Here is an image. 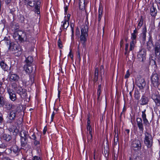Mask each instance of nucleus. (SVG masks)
<instances>
[{
	"instance_id": "nucleus-24",
	"label": "nucleus",
	"mask_w": 160,
	"mask_h": 160,
	"mask_svg": "<svg viewBox=\"0 0 160 160\" xmlns=\"http://www.w3.org/2000/svg\"><path fill=\"white\" fill-rule=\"evenodd\" d=\"M103 12V8L102 6H100L98 9V21H100L102 17Z\"/></svg>"
},
{
	"instance_id": "nucleus-43",
	"label": "nucleus",
	"mask_w": 160,
	"mask_h": 160,
	"mask_svg": "<svg viewBox=\"0 0 160 160\" xmlns=\"http://www.w3.org/2000/svg\"><path fill=\"white\" fill-rule=\"evenodd\" d=\"M7 148L6 145L4 143H2L0 144V148L3 149L4 150L3 151H4V149H5Z\"/></svg>"
},
{
	"instance_id": "nucleus-47",
	"label": "nucleus",
	"mask_w": 160,
	"mask_h": 160,
	"mask_svg": "<svg viewBox=\"0 0 160 160\" xmlns=\"http://www.w3.org/2000/svg\"><path fill=\"white\" fill-rule=\"evenodd\" d=\"M78 53H77V58L79 60H80V59H81V57H80V52L79 50V46H78Z\"/></svg>"
},
{
	"instance_id": "nucleus-19",
	"label": "nucleus",
	"mask_w": 160,
	"mask_h": 160,
	"mask_svg": "<svg viewBox=\"0 0 160 160\" xmlns=\"http://www.w3.org/2000/svg\"><path fill=\"white\" fill-rule=\"evenodd\" d=\"M24 69L28 73L31 72L33 71V68L31 66V65H28L27 64L24 65Z\"/></svg>"
},
{
	"instance_id": "nucleus-49",
	"label": "nucleus",
	"mask_w": 160,
	"mask_h": 160,
	"mask_svg": "<svg viewBox=\"0 0 160 160\" xmlns=\"http://www.w3.org/2000/svg\"><path fill=\"white\" fill-rule=\"evenodd\" d=\"M68 57H69L71 59H72L73 55L72 53L71 50L70 51V52H69V53L68 55Z\"/></svg>"
},
{
	"instance_id": "nucleus-48",
	"label": "nucleus",
	"mask_w": 160,
	"mask_h": 160,
	"mask_svg": "<svg viewBox=\"0 0 160 160\" xmlns=\"http://www.w3.org/2000/svg\"><path fill=\"white\" fill-rule=\"evenodd\" d=\"M118 142V135L117 134L116 138H114V144L116 145Z\"/></svg>"
},
{
	"instance_id": "nucleus-53",
	"label": "nucleus",
	"mask_w": 160,
	"mask_h": 160,
	"mask_svg": "<svg viewBox=\"0 0 160 160\" xmlns=\"http://www.w3.org/2000/svg\"><path fill=\"white\" fill-rule=\"evenodd\" d=\"M101 91H97V94L98 97V99H99L100 96Z\"/></svg>"
},
{
	"instance_id": "nucleus-59",
	"label": "nucleus",
	"mask_w": 160,
	"mask_h": 160,
	"mask_svg": "<svg viewBox=\"0 0 160 160\" xmlns=\"http://www.w3.org/2000/svg\"><path fill=\"white\" fill-rule=\"evenodd\" d=\"M39 143V142L37 140H36V139L35 140V141L34 142V144L36 145H37Z\"/></svg>"
},
{
	"instance_id": "nucleus-28",
	"label": "nucleus",
	"mask_w": 160,
	"mask_h": 160,
	"mask_svg": "<svg viewBox=\"0 0 160 160\" xmlns=\"http://www.w3.org/2000/svg\"><path fill=\"white\" fill-rule=\"evenodd\" d=\"M33 59L32 57L28 56L26 59V62L27 64L30 65L32 64V62H33Z\"/></svg>"
},
{
	"instance_id": "nucleus-37",
	"label": "nucleus",
	"mask_w": 160,
	"mask_h": 160,
	"mask_svg": "<svg viewBox=\"0 0 160 160\" xmlns=\"http://www.w3.org/2000/svg\"><path fill=\"white\" fill-rule=\"evenodd\" d=\"M2 83L0 82V93L2 94L5 92V90L4 88L2 87Z\"/></svg>"
},
{
	"instance_id": "nucleus-46",
	"label": "nucleus",
	"mask_w": 160,
	"mask_h": 160,
	"mask_svg": "<svg viewBox=\"0 0 160 160\" xmlns=\"http://www.w3.org/2000/svg\"><path fill=\"white\" fill-rule=\"evenodd\" d=\"M130 74L129 73V72L128 70H127L126 72V75H125L124 78H127L129 77L130 76Z\"/></svg>"
},
{
	"instance_id": "nucleus-29",
	"label": "nucleus",
	"mask_w": 160,
	"mask_h": 160,
	"mask_svg": "<svg viewBox=\"0 0 160 160\" xmlns=\"http://www.w3.org/2000/svg\"><path fill=\"white\" fill-rule=\"evenodd\" d=\"M155 53L156 56H158L160 54V46L158 45L155 47Z\"/></svg>"
},
{
	"instance_id": "nucleus-11",
	"label": "nucleus",
	"mask_w": 160,
	"mask_h": 160,
	"mask_svg": "<svg viewBox=\"0 0 160 160\" xmlns=\"http://www.w3.org/2000/svg\"><path fill=\"white\" fill-rule=\"evenodd\" d=\"M30 36L29 32H24L22 31H20V41H21L26 40L27 39L29 38Z\"/></svg>"
},
{
	"instance_id": "nucleus-52",
	"label": "nucleus",
	"mask_w": 160,
	"mask_h": 160,
	"mask_svg": "<svg viewBox=\"0 0 160 160\" xmlns=\"http://www.w3.org/2000/svg\"><path fill=\"white\" fill-rule=\"evenodd\" d=\"M30 81H31V83L32 84L34 82V78L32 76H31L30 77Z\"/></svg>"
},
{
	"instance_id": "nucleus-54",
	"label": "nucleus",
	"mask_w": 160,
	"mask_h": 160,
	"mask_svg": "<svg viewBox=\"0 0 160 160\" xmlns=\"http://www.w3.org/2000/svg\"><path fill=\"white\" fill-rule=\"evenodd\" d=\"M32 139L35 140L36 139V136L34 134V133H33V134L32 135V137L31 138Z\"/></svg>"
},
{
	"instance_id": "nucleus-17",
	"label": "nucleus",
	"mask_w": 160,
	"mask_h": 160,
	"mask_svg": "<svg viewBox=\"0 0 160 160\" xmlns=\"http://www.w3.org/2000/svg\"><path fill=\"white\" fill-rule=\"evenodd\" d=\"M146 110H144L142 111V117L144 124L146 125L149 124V122L146 118V115L145 113Z\"/></svg>"
},
{
	"instance_id": "nucleus-23",
	"label": "nucleus",
	"mask_w": 160,
	"mask_h": 160,
	"mask_svg": "<svg viewBox=\"0 0 160 160\" xmlns=\"http://www.w3.org/2000/svg\"><path fill=\"white\" fill-rule=\"evenodd\" d=\"M40 3V1L39 0H38L36 3V5L35 7V12H36L37 14H39L40 13L39 9Z\"/></svg>"
},
{
	"instance_id": "nucleus-13",
	"label": "nucleus",
	"mask_w": 160,
	"mask_h": 160,
	"mask_svg": "<svg viewBox=\"0 0 160 160\" xmlns=\"http://www.w3.org/2000/svg\"><path fill=\"white\" fill-rule=\"evenodd\" d=\"M8 92L9 94L10 99L13 101H15L16 99V94L14 91L11 88L8 89Z\"/></svg>"
},
{
	"instance_id": "nucleus-9",
	"label": "nucleus",
	"mask_w": 160,
	"mask_h": 160,
	"mask_svg": "<svg viewBox=\"0 0 160 160\" xmlns=\"http://www.w3.org/2000/svg\"><path fill=\"white\" fill-rule=\"evenodd\" d=\"M151 82L155 87H158L160 84L158 75L156 73L153 74L151 77Z\"/></svg>"
},
{
	"instance_id": "nucleus-20",
	"label": "nucleus",
	"mask_w": 160,
	"mask_h": 160,
	"mask_svg": "<svg viewBox=\"0 0 160 160\" xmlns=\"http://www.w3.org/2000/svg\"><path fill=\"white\" fill-rule=\"evenodd\" d=\"M141 104L142 105H144L148 104L149 101V99L147 97L143 96L141 99Z\"/></svg>"
},
{
	"instance_id": "nucleus-63",
	"label": "nucleus",
	"mask_w": 160,
	"mask_h": 160,
	"mask_svg": "<svg viewBox=\"0 0 160 160\" xmlns=\"http://www.w3.org/2000/svg\"><path fill=\"white\" fill-rule=\"evenodd\" d=\"M117 155H116V156H115L114 155V160H117Z\"/></svg>"
},
{
	"instance_id": "nucleus-4",
	"label": "nucleus",
	"mask_w": 160,
	"mask_h": 160,
	"mask_svg": "<svg viewBox=\"0 0 160 160\" xmlns=\"http://www.w3.org/2000/svg\"><path fill=\"white\" fill-rule=\"evenodd\" d=\"M144 143L148 148H150L152 146L153 142L152 135L147 132L144 133Z\"/></svg>"
},
{
	"instance_id": "nucleus-1",
	"label": "nucleus",
	"mask_w": 160,
	"mask_h": 160,
	"mask_svg": "<svg viewBox=\"0 0 160 160\" xmlns=\"http://www.w3.org/2000/svg\"><path fill=\"white\" fill-rule=\"evenodd\" d=\"M136 36L134 33H132V34L131 38L132 41L130 43V46L129 49H128L129 44L128 43L125 44V52L124 54L126 56H128L129 52L130 51H132L134 49L135 45L136 43L135 39L136 38Z\"/></svg>"
},
{
	"instance_id": "nucleus-35",
	"label": "nucleus",
	"mask_w": 160,
	"mask_h": 160,
	"mask_svg": "<svg viewBox=\"0 0 160 160\" xmlns=\"http://www.w3.org/2000/svg\"><path fill=\"white\" fill-rule=\"evenodd\" d=\"M143 23V19L142 17H141V18L140 19L139 21L138 24V28H140L142 26Z\"/></svg>"
},
{
	"instance_id": "nucleus-50",
	"label": "nucleus",
	"mask_w": 160,
	"mask_h": 160,
	"mask_svg": "<svg viewBox=\"0 0 160 160\" xmlns=\"http://www.w3.org/2000/svg\"><path fill=\"white\" fill-rule=\"evenodd\" d=\"M32 160H41V159L40 158L37 156H35L32 158Z\"/></svg>"
},
{
	"instance_id": "nucleus-14",
	"label": "nucleus",
	"mask_w": 160,
	"mask_h": 160,
	"mask_svg": "<svg viewBox=\"0 0 160 160\" xmlns=\"http://www.w3.org/2000/svg\"><path fill=\"white\" fill-rule=\"evenodd\" d=\"M137 125L139 129L141 131H143L144 129L143 125L142 123V119L141 118H137Z\"/></svg>"
},
{
	"instance_id": "nucleus-57",
	"label": "nucleus",
	"mask_w": 160,
	"mask_h": 160,
	"mask_svg": "<svg viewBox=\"0 0 160 160\" xmlns=\"http://www.w3.org/2000/svg\"><path fill=\"white\" fill-rule=\"evenodd\" d=\"M8 105V107H7V108L8 109H10L11 108H12L11 107V105L9 103H7L6 104V106Z\"/></svg>"
},
{
	"instance_id": "nucleus-55",
	"label": "nucleus",
	"mask_w": 160,
	"mask_h": 160,
	"mask_svg": "<svg viewBox=\"0 0 160 160\" xmlns=\"http://www.w3.org/2000/svg\"><path fill=\"white\" fill-rule=\"evenodd\" d=\"M0 160H11L10 158L7 157H4Z\"/></svg>"
},
{
	"instance_id": "nucleus-40",
	"label": "nucleus",
	"mask_w": 160,
	"mask_h": 160,
	"mask_svg": "<svg viewBox=\"0 0 160 160\" xmlns=\"http://www.w3.org/2000/svg\"><path fill=\"white\" fill-rule=\"evenodd\" d=\"M58 47L60 48H62V42L61 41L60 39L59 38L58 42Z\"/></svg>"
},
{
	"instance_id": "nucleus-60",
	"label": "nucleus",
	"mask_w": 160,
	"mask_h": 160,
	"mask_svg": "<svg viewBox=\"0 0 160 160\" xmlns=\"http://www.w3.org/2000/svg\"><path fill=\"white\" fill-rule=\"evenodd\" d=\"M90 121L89 119H88V122H87V126H91L90 125Z\"/></svg>"
},
{
	"instance_id": "nucleus-39",
	"label": "nucleus",
	"mask_w": 160,
	"mask_h": 160,
	"mask_svg": "<svg viewBox=\"0 0 160 160\" xmlns=\"http://www.w3.org/2000/svg\"><path fill=\"white\" fill-rule=\"evenodd\" d=\"M4 101L3 97L0 96V107H3L4 104Z\"/></svg>"
},
{
	"instance_id": "nucleus-15",
	"label": "nucleus",
	"mask_w": 160,
	"mask_h": 160,
	"mask_svg": "<svg viewBox=\"0 0 160 160\" xmlns=\"http://www.w3.org/2000/svg\"><path fill=\"white\" fill-rule=\"evenodd\" d=\"M134 152L132 160H142V156L140 152Z\"/></svg>"
},
{
	"instance_id": "nucleus-16",
	"label": "nucleus",
	"mask_w": 160,
	"mask_h": 160,
	"mask_svg": "<svg viewBox=\"0 0 160 160\" xmlns=\"http://www.w3.org/2000/svg\"><path fill=\"white\" fill-rule=\"evenodd\" d=\"M9 78L11 81H17L19 80V77L16 74H12L10 75Z\"/></svg>"
},
{
	"instance_id": "nucleus-27",
	"label": "nucleus",
	"mask_w": 160,
	"mask_h": 160,
	"mask_svg": "<svg viewBox=\"0 0 160 160\" xmlns=\"http://www.w3.org/2000/svg\"><path fill=\"white\" fill-rule=\"evenodd\" d=\"M62 27L64 29H66L69 26V23L68 21L64 20L62 22Z\"/></svg>"
},
{
	"instance_id": "nucleus-42",
	"label": "nucleus",
	"mask_w": 160,
	"mask_h": 160,
	"mask_svg": "<svg viewBox=\"0 0 160 160\" xmlns=\"http://www.w3.org/2000/svg\"><path fill=\"white\" fill-rule=\"evenodd\" d=\"M87 130L88 132H89V134L92 133V129L91 128V126H87Z\"/></svg>"
},
{
	"instance_id": "nucleus-34",
	"label": "nucleus",
	"mask_w": 160,
	"mask_h": 160,
	"mask_svg": "<svg viewBox=\"0 0 160 160\" xmlns=\"http://www.w3.org/2000/svg\"><path fill=\"white\" fill-rule=\"evenodd\" d=\"M92 134H89L87 136V140L89 144L91 143L92 141Z\"/></svg>"
},
{
	"instance_id": "nucleus-18",
	"label": "nucleus",
	"mask_w": 160,
	"mask_h": 160,
	"mask_svg": "<svg viewBox=\"0 0 160 160\" xmlns=\"http://www.w3.org/2000/svg\"><path fill=\"white\" fill-rule=\"evenodd\" d=\"M150 14L152 17H155L157 14V10L156 8L153 5L150 8Z\"/></svg>"
},
{
	"instance_id": "nucleus-31",
	"label": "nucleus",
	"mask_w": 160,
	"mask_h": 160,
	"mask_svg": "<svg viewBox=\"0 0 160 160\" xmlns=\"http://www.w3.org/2000/svg\"><path fill=\"white\" fill-rule=\"evenodd\" d=\"M98 68H95L94 73V81H97L98 80Z\"/></svg>"
},
{
	"instance_id": "nucleus-6",
	"label": "nucleus",
	"mask_w": 160,
	"mask_h": 160,
	"mask_svg": "<svg viewBox=\"0 0 160 160\" xmlns=\"http://www.w3.org/2000/svg\"><path fill=\"white\" fill-rule=\"evenodd\" d=\"M21 143L22 147L26 146L27 144V139L28 137V132L25 130H22L20 133Z\"/></svg>"
},
{
	"instance_id": "nucleus-26",
	"label": "nucleus",
	"mask_w": 160,
	"mask_h": 160,
	"mask_svg": "<svg viewBox=\"0 0 160 160\" xmlns=\"http://www.w3.org/2000/svg\"><path fill=\"white\" fill-rule=\"evenodd\" d=\"M20 31H18L15 32L13 35V38L16 40H20Z\"/></svg>"
},
{
	"instance_id": "nucleus-58",
	"label": "nucleus",
	"mask_w": 160,
	"mask_h": 160,
	"mask_svg": "<svg viewBox=\"0 0 160 160\" xmlns=\"http://www.w3.org/2000/svg\"><path fill=\"white\" fill-rule=\"evenodd\" d=\"M101 85H99L98 87L97 91H101Z\"/></svg>"
},
{
	"instance_id": "nucleus-41",
	"label": "nucleus",
	"mask_w": 160,
	"mask_h": 160,
	"mask_svg": "<svg viewBox=\"0 0 160 160\" xmlns=\"http://www.w3.org/2000/svg\"><path fill=\"white\" fill-rule=\"evenodd\" d=\"M35 3V1L33 0H32L31 1H29L28 3V4L31 7H32L34 5Z\"/></svg>"
},
{
	"instance_id": "nucleus-30",
	"label": "nucleus",
	"mask_w": 160,
	"mask_h": 160,
	"mask_svg": "<svg viewBox=\"0 0 160 160\" xmlns=\"http://www.w3.org/2000/svg\"><path fill=\"white\" fill-rule=\"evenodd\" d=\"M85 0H79V8L82 10L84 9L85 7Z\"/></svg>"
},
{
	"instance_id": "nucleus-44",
	"label": "nucleus",
	"mask_w": 160,
	"mask_h": 160,
	"mask_svg": "<svg viewBox=\"0 0 160 160\" xmlns=\"http://www.w3.org/2000/svg\"><path fill=\"white\" fill-rule=\"evenodd\" d=\"M80 32L79 29L77 28L76 30L75 34L76 35L78 36H79L80 35Z\"/></svg>"
},
{
	"instance_id": "nucleus-36",
	"label": "nucleus",
	"mask_w": 160,
	"mask_h": 160,
	"mask_svg": "<svg viewBox=\"0 0 160 160\" xmlns=\"http://www.w3.org/2000/svg\"><path fill=\"white\" fill-rule=\"evenodd\" d=\"M146 32L147 30L146 28H145V30H143L142 33V37L143 41L146 40Z\"/></svg>"
},
{
	"instance_id": "nucleus-51",
	"label": "nucleus",
	"mask_w": 160,
	"mask_h": 160,
	"mask_svg": "<svg viewBox=\"0 0 160 160\" xmlns=\"http://www.w3.org/2000/svg\"><path fill=\"white\" fill-rule=\"evenodd\" d=\"M54 115H55L54 112H53L52 114L51 117V122H52L53 121V119L54 118Z\"/></svg>"
},
{
	"instance_id": "nucleus-25",
	"label": "nucleus",
	"mask_w": 160,
	"mask_h": 160,
	"mask_svg": "<svg viewBox=\"0 0 160 160\" xmlns=\"http://www.w3.org/2000/svg\"><path fill=\"white\" fill-rule=\"evenodd\" d=\"M2 139L6 141H9L12 138L10 135L8 134H4L2 136Z\"/></svg>"
},
{
	"instance_id": "nucleus-22",
	"label": "nucleus",
	"mask_w": 160,
	"mask_h": 160,
	"mask_svg": "<svg viewBox=\"0 0 160 160\" xmlns=\"http://www.w3.org/2000/svg\"><path fill=\"white\" fill-rule=\"evenodd\" d=\"M17 112L14 110H12L9 115L8 118L10 120H12L14 119L16 117Z\"/></svg>"
},
{
	"instance_id": "nucleus-8",
	"label": "nucleus",
	"mask_w": 160,
	"mask_h": 160,
	"mask_svg": "<svg viewBox=\"0 0 160 160\" xmlns=\"http://www.w3.org/2000/svg\"><path fill=\"white\" fill-rule=\"evenodd\" d=\"M2 41L6 43L7 45H8V44L9 45L10 49L12 51H13L14 53H16V52H18L20 54H21V51H19V50H18H18L19 48L18 47H17V45L16 44H13L12 45L11 44L10 42V41L9 40H6L4 39Z\"/></svg>"
},
{
	"instance_id": "nucleus-56",
	"label": "nucleus",
	"mask_w": 160,
	"mask_h": 160,
	"mask_svg": "<svg viewBox=\"0 0 160 160\" xmlns=\"http://www.w3.org/2000/svg\"><path fill=\"white\" fill-rule=\"evenodd\" d=\"M70 16V14H68L67 18L65 19V20H67L68 21L69 19Z\"/></svg>"
},
{
	"instance_id": "nucleus-45",
	"label": "nucleus",
	"mask_w": 160,
	"mask_h": 160,
	"mask_svg": "<svg viewBox=\"0 0 160 160\" xmlns=\"http://www.w3.org/2000/svg\"><path fill=\"white\" fill-rule=\"evenodd\" d=\"M71 30H72V34L71 35V38L72 39H74V28L72 27V25H71Z\"/></svg>"
},
{
	"instance_id": "nucleus-64",
	"label": "nucleus",
	"mask_w": 160,
	"mask_h": 160,
	"mask_svg": "<svg viewBox=\"0 0 160 160\" xmlns=\"http://www.w3.org/2000/svg\"><path fill=\"white\" fill-rule=\"evenodd\" d=\"M46 129L45 128L43 130V134H45L46 133Z\"/></svg>"
},
{
	"instance_id": "nucleus-33",
	"label": "nucleus",
	"mask_w": 160,
	"mask_h": 160,
	"mask_svg": "<svg viewBox=\"0 0 160 160\" xmlns=\"http://www.w3.org/2000/svg\"><path fill=\"white\" fill-rule=\"evenodd\" d=\"M12 150L15 153L17 154L19 151V149L17 146L16 145H14L12 148Z\"/></svg>"
},
{
	"instance_id": "nucleus-62",
	"label": "nucleus",
	"mask_w": 160,
	"mask_h": 160,
	"mask_svg": "<svg viewBox=\"0 0 160 160\" xmlns=\"http://www.w3.org/2000/svg\"><path fill=\"white\" fill-rule=\"evenodd\" d=\"M68 7L67 6H66L65 7V8H64V9H65V13H66L67 11L68 10Z\"/></svg>"
},
{
	"instance_id": "nucleus-5",
	"label": "nucleus",
	"mask_w": 160,
	"mask_h": 160,
	"mask_svg": "<svg viewBox=\"0 0 160 160\" xmlns=\"http://www.w3.org/2000/svg\"><path fill=\"white\" fill-rule=\"evenodd\" d=\"M132 148L136 152H140L141 149V144L138 139H136L133 141L132 144Z\"/></svg>"
},
{
	"instance_id": "nucleus-2",
	"label": "nucleus",
	"mask_w": 160,
	"mask_h": 160,
	"mask_svg": "<svg viewBox=\"0 0 160 160\" xmlns=\"http://www.w3.org/2000/svg\"><path fill=\"white\" fill-rule=\"evenodd\" d=\"M88 27L86 25L83 24L81 26V35L80 38L81 42L83 44L87 41L86 37L88 36Z\"/></svg>"
},
{
	"instance_id": "nucleus-21",
	"label": "nucleus",
	"mask_w": 160,
	"mask_h": 160,
	"mask_svg": "<svg viewBox=\"0 0 160 160\" xmlns=\"http://www.w3.org/2000/svg\"><path fill=\"white\" fill-rule=\"evenodd\" d=\"M9 131L13 133V134H16L18 132V130L15 126H12L9 129Z\"/></svg>"
},
{
	"instance_id": "nucleus-12",
	"label": "nucleus",
	"mask_w": 160,
	"mask_h": 160,
	"mask_svg": "<svg viewBox=\"0 0 160 160\" xmlns=\"http://www.w3.org/2000/svg\"><path fill=\"white\" fill-rule=\"evenodd\" d=\"M137 85L140 88H143L146 85V82L143 78H140L136 81Z\"/></svg>"
},
{
	"instance_id": "nucleus-7",
	"label": "nucleus",
	"mask_w": 160,
	"mask_h": 160,
	"mask_svg": "<svg viewBox=\"0 0 160 160\" xmlns=\"http://www.w3.org/2000/svg\"><path fill=\"white\" fill-rule=\"evenodd\" d=\"M151 98L153 100L157 106L160 107V94L158 92L153 91Z\"/></svg>"
},
{
	"instance_id": "nucleus-38",
	"label": "nucleus",
	"mask_w": 160,
	"mask_h": 160,
	"mask_svg": "<svg viewBox=\"0 0 160 160\" xmlns=\"http://www.w3.org/2000/svg\"><path fill=\"white\" fill-rule=\"evenodd\" d=\"M100 74L101 75V76L102 77V75H104V71L103 70V66H101L100 67Z\"/></svg>"
},
{
	"instance_id": "nucleus-32",
	"label": "nucleus",
	"mask_w": 160,
	"mask_h": 160,
	"mask_svg": "<svg viewBox=\"0 0 160 160\" xmlns=\"http://www.w3.org/2000/svg\"><path fill=\"white\" fill-rule=\"evenodd\" d=\"M0 65L2 68L4 70L6 71L8 69V66L3 62L2 61L0 62Z\"/></svg>"
},
{
	"instance_id": "nucleus-3",
	"label": "nucleus",
	"mask_w": 160,
	"mask_h": 160,
	"mask_svg": "<svg viewBox=\"0 0 160 160\" xmlns=\"http://www.w3.org/2000/svg\"><path fill=\"white\" fill-rule=\"evenodd\" d=\"M12 87L19 94L22 98H24L26 96L25 89L22 88L18 83H13L12 84Z\"/></svg>"
},
{
	"instance_id": "nucleus-10",
	"label": "nucleus",
	"mask_w": 160,
	"mask_h": 160,
	"mask_svg": "<svg viewBox=\"0 0 160 160\" xmlns=\"http://www.w3.org/2000/svg\"><path fill=\"white\" fill-rule=\"evenodd\" d=\"M146 56V51L144 49H141L138 52L137 54V57L139 60L141 61H143L145 58Z\"/></svg>"
},
{
	"instance_id": "nucleus-61",
	"label": "nucleus",
	"mask_w": 160,
	"mask_h": 160,
	"mask_svg": "<svg viewBox=\"0 0 160 160\" xmlns=\"http://www.w3.org/2000/svg\"><path fill=\"white\" fill-rule=\"evenodd\" d=\"M11 1V0H5L6 3L7 4H8Z\"/></svg>"
}]
</instances>
